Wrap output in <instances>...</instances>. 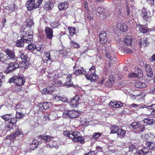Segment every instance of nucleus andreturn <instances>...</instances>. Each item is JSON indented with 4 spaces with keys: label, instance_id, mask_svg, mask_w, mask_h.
<instances>
[{
    "label": "nucleus",
    "instance_id": "1",
    "mask_svg": "<svg viewBox=\"0 0 155 155\" xmlns=\"http://www.w3.org/2000/svg\"><path fill=\"white\" fill-rule=\"evenodd\" d=\"M66 132H64V134L71 139L75 142H79L81 143H84V139L79 132H69L67 134Z\"/></svg>",
    "mask_w": 155,
    "mask_h": 155
},
{
    "label": "nucleus",
    "instance_id": "2",
    "mask_svg": "<svg viewBox=\"0 0 155 155\" xmlns=\"http://www.w3.org/2000/svg\"><path fill=\"white\" fill-rule=\"evenodd\" d=\"M8 82L14 83L16 86H21L24 85L25 80L22 75H19L13 76L9 79Z\"/></svg>",
    "mask_w": 155,
    "mask_h": 155
},
{
    "label": "nucleus",
    "instance_id": "3",
    "mask_svg": "<svg viewBox=\"0 0 155 155\" xmlns=\"http://www.w3.org/2000/svg\"><path fill=\"white\" fill-rule=\"evenodd\" d=\"M33 34L32 31L31 29H28L26 32L22 31L21 37L26 43H31L32 41Z\"/></svg>",
    "mask_w": 155,
    "mask_h": 155
},
{
    "label": "nucleus",
    "instance_id": "4",
    "mask_svg": "<svg viewBox=\"0 0 155 155\" xmlns=\"http://www.w3.org/2000/svg\"><path fill=\"white\" fill-rule=\"evenodd\" d=\"M29 65L30 64L28 61H23L19 65L16 61L15 63L11 62L9 64L8 68H18L19 66L21 68H27L28 67H30Z\"/></svg>",
    "mask_w": 155,
    "mask_h": 155
},
{
    "label": "nucleus",
    "instance_id": "5",
    "mask_svg": "<svg viewBox=\"0 0 155 155\" xmlns=\"http://www.w3.org/2000/svg\"><path fill=\"white\" fill-rule=\"evenodd\" d=\"M95 68H89L88 70V73L90 74L91 73L90 75L86 74L85 77L87 79L90 80L91 82H95L96 81L98 78L97 75L96 74H94L95 71Z\"/></svg>",
    "mask_w": 155,
    "mask_h": 155
},
{
    "label": "nucleus",
    "instance_id": "6",
    "mask_svg": "<svg viewBox=\"0 0 155 155\" xmlns=\"http://www.w3.org/2000/svg\"><path fill=\"white\" fill-rule=\"evenodd\" d=\"M17 122L16 119L13 118L6 122L5 124V127L7 130H10L13 128L15 126V124Z\"/></svg>",
    "mask_w": 155,
    "mask_h": 155
},
{
    "label": "nucleus",
    "instance_id": "7",
    "mask_svg": "<svg viewBox=\"0 0 155 155\" xmlns=\"http://www.w3.org/2000/svg\"><path fill=\"white\" fill-rule=\"evenodd\" d=\"M17 128L15 134L9 135L6 137L5 139L13 140L17 136L21 135L22 134L21 130V129H19L18 127Z\"/></svg>",
    "mask_w": 155,
    "mask_h": 155
},
{
    "label": "nucleus",
    "instance_id": "8",
    "mask_svg": "<svg viewBox=\"0 0 155 155\" xmlns=\"http://www.w3.org/2000/svg\"><path fill=\"white\" fill-rule=\"evenodd\" d=\"M51 105V104L50 102H45L43 103H39L38 105V107H39V110L42 111L44 110L47 109Z\"/></svg>",
    "mask_w": 155,
    "mask_h": 155
},
{
    "label": "nucleus",
    "instance_id": "9",
    "mask_svg": "<svg viewBox=\"0 0 155 155\" xmlns=\"http://www.w3.org/2000/svg\"><path fill=\"white\" fill-rule=\"evenodd\" d=\"M100 42L102 44H104L107 42V38L106 33L104 31H102L99 35Z\"/></svg>",
    "mask_w": 155,
    "mask_h": 155
},
{
    "label": "nucleus",
    "instance_id": "10",
    "mask_svg": "<svg viewBox=\"0 0 155 155\" xmlns=\"http://www.w3.org/2000/svg\"><path fill=\"white\" fill-rule=\"evenodd\" d=\"M79 98L78 96H75L70 101V104L73 107H77L78 105Z\"/></svg>",
    "mask_w": 155,
    "mask_h": 155
},
{
    "label": "nucleus",
    "instance_id": "11",
    "mask_svg": "<svg viewBox=\"0 0 155 155\" xmlns=\"http://www.w3.org/2000/svg\"><path fill=\"white\" fill-rule=\"evenodd\" d=\"M45 31L47 38L49 39H51L53 37L52 29L51 28L47 27L45 28Z\"/></svg>",
    "mask_w": 155,
    "mask_h": 155
},
{
    "label": "nucleus",
    "instance_id": "12",
    "mask_svg": "<svg viewBox=\"0 0 155 155\" xmlns=\"http://www.w3.org/2000/svg\"><path fill=\"white\" fill-rule=\"evenodd\" d=\"M4 52L7 55L9 59L13 60L16 58L15 52L14 50L7 49L4 51Z\"/></svg>",
    "mask_w": 155,
    "mask_h": 155
},
{
    "label": "nucleus",
    "instance_id": "13",
    "mask_svg": "<svg viewBox=\"0 0 155 155\" xmlns=\"http://www.w3.org/2000/svg\"><path fill=\"white\" fill-rule=\"evenodd\" d=\"M142 12L141 15H142L143 19L147 21L148 19L151 16V14L150 11H147L144 8L142 10Z\"/></svg>",
    "mask_w": 155,
    "mask_h": 155
},
{
    "label": "nucleus",
    "instance_id": "14",
    "mask_svg": "<svg viewBox=\"0 0 155 155\" xmlns=\"http://www.w3.org/2000/svg\"><path fill=\"white\" fill-rule=\"evenodd\" d=\"M109 106L114 108H118L123 106L122 104L120 101H111L109 103Z\"/></svg>",
    "mask_w": 155,
    "mask_h": 155
},
{
    "label": "nucleus",
    "instance_id": "15",
    "mask_svg": "<svg viewBox=\"0 0 155 155\" xmlns=\"http://www.w3.org/2000/svg\"><path fill=\"white\" fill-rule=\"evenodd\" d=\"M54 90L53 87H48L46 88H44L41 91V93L43 94H52Z\"/></svg>",
    "mask_w": 155,
    "mask_h": 155
},
{
    "label": "nucleus",
    "instance_id": "16",
    "mask_svg": "<svg viewBox=\"0 0 155 155\" xmlns=\"http://www.w3.org/2000/svg\"><path fill=\"white\" fill-rule=\"evenodd\" d=\"M117 28L122 32H126L127 30L128 27L124 23L121 22L118 23Z\"/></svg>",
    "mask_w": 155,
    "mask_h": 155
},
{
    "label": "nucleus",
    "instance_id": "17",
    "mask_svg": "<svg viewBox=\"0 0 155 155\" xmlns=\"http://www.w3.org/2000/svg\"><path fill=\"white\" fill-rule=\"evenodd\" d=\"M72 78V75L71 74H68L67 75L66 78V82L65 83V86L68 87H73L74 85L73 82L71 81Z\"/></svg>",
    "mask_w": 155,
    "mask_h": 155
},
{
    "label": "nucleus",
    "instance_id": "18",
    "mask_svg": "<svg viewBox=\"0 0 155 155\" xmlns=\"http://www.w3.org/2000/svg\"><path fill=\"white\" fill-rule=\"evenodd\" d=\"M97 12L101 19H104L106 18L104 8L99 7L97 8Z\"/></svg>",
    "mask_w": 155,
    "mask_h": 155
},
{
    "label": "nucleus",
    "instance_id": "19",
    "mask_svg": "<svg viewBox=\"0 0 155 155\" xmlns=\"http://www.w3.org/2000/svg\"><path fill=\"white\" fill-rule=\"evenodd\" d=\"M130 126L133 128L134 129L137 128H140V131L143 132L144 130V128L142 126L141 124L136 122H134L132 123Z\"/></svg>",
    "mask_w": 155,
    "mask_h": 155
},
{
    "label": "nucleus",
    "instance_id": "20",
    "mask_svg": "<svg viewBox=\"0 0 155 155\" xmlns=\"http://www.w3.org/2000/svg\"><path fill=\"white\" fill-rule=\"evenodd\" d=\"M26 6L28 10H31L35 8L34 2L32 0H29L26 3Z\"/></svg>",
    "mask_w": 155,
    "mask_h": 155
},
{
    "label": "nucleus",
    "instance_id": "21",
    "mask_svg": "<svg viewBox=\"0 0 155 155\" xmlns=\"http://www.w3.org/2000/svg\"><path fill=\"white\" fill-rule=\"evenodd\" d=\"M38 138L41 139L43 140L45 142H49L52 140L53 137L44 134L39 135Z\"/></svg>",
    "mask_w": 155,
    "mask_h": 155
},
{
    "label": "nucleus",
    "instance_id": "22",
    "mask_svg": "<svg viewBox=\"0 0 155 155\" xmlns=\"http://www.w3.org/2000/svg\"><path fill=\"white\" fill-rule=\"evenodd\" d=\"M69 6V4L67 2H64L60 3L58 6L59 10H63L68 8Z\"/></svg>",
    "mask_w": 155,
    "mask_h": 155
},
{
    "label": "nucleus",
    "instance_id": "23",
    "mask_svg": "<svg viewBox=\"0 0 155 155\" xmlns=\"http://www.w3.org/2000/svg\"><path fill=\"white\" fill-rule=\"evenodd\" d=\"M80 68L75 71V74L77 75H79L80 74H86V72L88 71V69L86 68Z\"/></svg>",
    "mask_w": 155,
    "mask_h": 155
},
{
    "label": "nucleus",
    "instance_id": "24",
    "mask_svg": "<svg viewBox=\"0 0 155 155\" xmlns=\"http://www.w3.org/2000/svg\"><path fill=\"white\" fill-rule=\"evenodd\" d=\"M50 52H47L45 53L44 56H43V61L44 62H48L49 61L51 62V60L52 59L50 58Z\"/></svg>",
    "mask_w": 155,
    "mask_h": 155
},
{
    "label": "nucleus",
    "instance_id": "25",
    "mask_svg": "<svg viewBox=\"0 0 155 155\" xmlns=\"http://www.w3.org/2000/svg\"><path fill=\"white\" fill-rule=\"evenodd\" d=\"M79 113L75 110H70L69 117L71 118H74L79 116Z\"/></svg>",
    "mask_w": 155,
    "mask_h": 155
},
{
    "label": "nucleus",
    "instance_id": "26",
    "mask_svg": "<svg viewBox=\"0 0 155 155\" xmlns=\"http://www.w3.org/2000/svg\"><path fill=\"white\" fill-rule=\"evenodd\" d=\"M139 44L141 46L142 44L144 47L147 46L149 45L147 39L146 38L141 39L139 41Z\"/></svg>",
    "mask_w": 155,
    "mask_h": 155
},
{
    "label": "nucleus",
    "instance_id": "27",
    "mask_svg": "<svg viewBox=\"0 0 155 155\" xmlns=\"http://www.w3.org/2000/svg\"><path fill=\"white\" fill-rule=\"evenodd\" d=\"M46 116L47 117L48 120H55L57 116L55 112L52 111L48 115V116Z\"/></svg>",
    "mask_w": 155,
    "mask_h": 155
},
{
    "label": "nucleus",
    "instance_id": "28",
    "mask_svg": "<svg viewBox=\"0 0 155 155\" xmlns=\"http://www.w3.org/2000/svg\"><path fill=\"white\" fill-rule=\"evenodd\" d=\"M129 106L130 108L131 107L133 108V109H137L138 108H143L146 107V105H143L141 106H140V105L139 104H131L129 105Z\"/></svg>",
    "mask_w": 155,
    "mask_h": 155
},
{
    "label": "nucleus",
    "instance_id": "29",
    "mask_svg": "<svg viewBox=\"0 0 155 155\" xmlns=\"http://www.w3.org/2000/svg\"><path fill=\"white\" fill-rule=\"evenodd\" d=\"M124 42L127 45H130L132 42V39L130 36L127 35L124 38Z\"/></svg>",
    "mask_w": 155,
    "mask_h": 155
},
{
    "label": "nucleus",
    "instance_id": "30",
    "mask_svg": "<svg viewBox=\"0 0 155 155\" xmlns=\"http://www.w3.org/2000/svg\"><path fill=\"white\" fill-rule=\"evenodd\" d=\"M125 131L122 129L119 130L117 132L118 136L120 138H123L125 136Z\"/></svg>",
    "mask_w": 155,
    "mask_h": 155
},
{
    "label": "nucleus",
    "instance_id": "31",
    "mask_svg": "<svg viewBox=\"0 0 155 155\" xmlns=\"http://www.w3.org/2000/svg\"><path fill=\"white\" fill-rule=\"evenodd\" d=\"M145 94L144 93H141V94L136 95V100L138 101H140L143 102L144 101Z\"/></svg>",
    "mask_w": 155,
    "mask_h": 155
},
{
    "label": "nucleus",
    "instance_id": "32",
    "mask_svg": "<svg viewBox=\"0 0 155 155\" xmlns=\"http://www.w3.org/2000/svg\"><path fill=\"white\" fill-rule=\"evenodd\" d=\"M137 27L141 33H144L148 32V30L147 28L145 27L144 25H139L137 26Z\"/></svg>",
    "mask_w": 155,
    "mask_h": 155
},
{
    "label": "nucleus",
    "instance_id": "33",
    "mask_svg": "<svg viewBox=\"0 0 155 155\" xmlns=\"http://www.w3.org/2000/svg\"><path fill=\"white\" fill-rule=\"evenodd\" d=\"M26 41H24V40L21 38L20 40H18L16 41V45L17 47H22L24 46V43Z\"/></svg>",
    "mask_w": 155,
    "mask_h": 155
},
{
    "label": "nucleus",
    "instance_id": "34",
    "mask_svg": "<svg viewBox=\"0 0 155 155\" xmlns=\"http://www.w3.org/2000/svg\"><path fill=\"white\" fill-rule=\"evenodd\" d=\"M38 142L36 140H34L32 141V143L30 146V148L33 150L35 149L38 145Z\"/></svg>",
    "mask_w": 155,
    "mask_h": 155
},
{
    "label": "nucleus",
    "instance_id": "35",
    "mask_svg": "<svg viewBox=\"0 0 155 155\" xmlns=\"http://www.w3.org/2000/svg\"><path fill=\"white\" fill-rule=\"evenodd\" d=\"M146 144L147 147H148L150 149L153 150L155 149V143L147 142Z\"/></svg>",
    "mask_w": 155,
    "mask_h": 155
},
{
    "label": "nucleus",
    "instance_id": "36",
    "mask_svg": "<svg viewBox=\"0 0 155 155\" xmlns=\"http://www.w3.org/2000/svg\"><path fill=\"white\" fill-rule=\"evenodd\" d=\"M146 86V84L144 83L140 82H137L135 83V86L137 88H143Z\"/></svg>",
    "mask_w": 155,
    "mask_h": 155
},
{
    "label": "nucleus",
    "instance_id": "37",
    "mask_svg": "<svg viewBox=\"0 0 155 155\" xmlns=\"http://www.w3.org/2000/svg\"><path fill=\"white\" fill-rule=\"evenodd\" d=\"M53 6V4L52 3L48 2L46 3L44 6V9L46 11L51 9Z\"/></svg>",
    "mask_w": 155,
    "mask_h": 155
},
{
    "label": "nucleus",
    "instance_id": "38",
    "mask_svg": "<svg viewBox=\"0 0 155 155\" xmlns=\"http://www.w3.org/2000/svg\"><path fill=\"white\" fill-rule=\"evenodd\" d=\"M143 121L144 123L148 125H152L155 123V121L153 119L149 118H146L143 120Z\"/></svg>",
    "mask_w": 155,
    "mask_h": 155
},
{
    "label": "nucleus",
    "instance_id": "39",
    "mask_svg": "<svg viewBox=\"0 0 155 155\" xmlns=\"http://www.w3.org/2000/svg\"><path fill=\"white\" fill-rule=\"evenodd\" d=\"M27 26L29 28H31L34 25V22L33 21L30 19H27L26 20Z\"/></svg>",
    "mask_w": 155,
    "mask_h": 155
},
{
    "label": "nucleus",
    "instance_id": "40",
    "mask_svg": "<svg viewBox=\"0 0 155 155\" xmlns=\"http://www.w3.org/2000/svg\"><path fill=\"white\" fill-rule=\"evenodd\" d=\"M68 30L70 36H73L75 34L76 29L74 27H69L68 28Z\"/></svg>",
    "mask_w": 155,
    "mask_h": 155
},
{
    "label": "nucleus",
    "instance_id": "41",
    "mask_svg": "<svg viewBox=\"0 0 155 155\" xmlns=\"http://www.w3.org/2000/svg\"><path fill=\"white\" fill-rule=\"evenodd\" d=\"M29 43H28V45L26 47V48L30 51H33L36 47L35 45L34 44Z\"/></svg>",
    "mask_w": 155,
    "mask_h": 155
},
{
    "label": "nucleus",
    "instance_id": "42",
    "mask_svg": "<svg viewBox=\"0 0 155 155\" xmlns=\"http://www.w3.org/2000/svg\"><path fill=\"white\" fill-rule=\"evenodd\" d=\"M101 135V133L100 132H94L92 135V139L94 140H96Z\"/></svg>",
    "mask_w": 155,
    "mask_h": 155
},
{
    "label": "nucleus",
    "instance_id": "43",
    "mask_svg": "<svg viewBox=\"0 0 155 155\" xmlns=\"http://www.w3.org/2000/svg\"><path fill=\"white\" fill-rule=\"evenodd\" d=\"M111 133L112 134H115L119 130V128L118 127L116 126H112L110 128Z\"/></svg>",
    "mask_w": 155,
    "mask_h": 155
},
{
    "label": "nucleus",
    "instance_id": "44",
    "mask_svg": "<svg viewBox=\"0 0 155 155\" xmlns=\"http://www.w3.org/2000/svg\"><path fill=\"white\" fill-rule=\"evenodd\" d=\"M12 114H5L1 116L2 118L5 120H9L12 118L11 115Z\"/></svg>",
    "mask_w": 155,
    "mask_h": 155
},
{
    "label": "nucleus",
    "instance_id": "45",
    "mask_svg": "<svg viewBox=\"0 0 155 155\" xmlns=\"http://www.w3.org/2000/svg\"><path fill=\"white\" fill-rule=\"evenodd\" d=\"M147 75L149 77H151L153 74L151 68H146Z\"/></svg>",
    "mask_w": 155,
    "mask_h": 155
},
{
    "label": "nucleus",
    "instance_id": "46",
    "mask_svg": "<svg viewBox=\"0 0 155 155\" xmlns=\"http://www.w3.org/2000/svg\"><path fill=\"white\" fill-rule=\"evenodd\" d=\"M15 108L17 111H21L24 108V106L21 104H18L16 105Z\"/></svg>",
    "mask_w": 155,
    "mask_h": 155
},
{
    "label": "nucleus",
    "instance_id": "47",
    "mask_svg": "<svg viewBox=\"0 0 155 155\" xmlns=\"http://www.w3.org/2000/svg\"><path fill=\"white\" fill-rule=\"evenodd\" d=\"M58 54L60 55H62V56H66L68 55V52L65 50L59 51Z\"/></svg>",
    "mask_w": 155,
    "mask_h": 155
},
{
    "label": "nucleus",
    "instance_id": "48",
    "mask_svg": "<svg viewBox=\"0 0 155 155\" xmlns=\"http://www.w3.org/2000/svg\"><path fill=\"white\" fill-rule=\"evenodd\" d=\"M20 58L22 60H24V61H28V55L25 53H23L22 54L20 55Z\"/></svg>",
    "mask_w": 155,
    "mask_h": 155
},
{
    "label": "nucleus",
    "instance_id": "49",
    "mask_svg": "<svg viewBox=\"0 0 155 155\" xmlns=\"http://www.w3.org/2000/svg\"><path fill=\"white\" fill-rule=\"evenodd\" d=\"M146 110L148 111H153L155 110V104H152L150 106L146 107Z\"/></svg>",
    "mask_w": 155,
    "mask_h": 155
},
{
    "label": "nucleus",
    "instance_id": "50",
    "mask_svg": "<svg viewBox=\"0 0 155 155\" xmlns=\"http://www.w3.org/2000/svg\"><path fill=\"white\" fill-rule=\"evenodd\" d=\"M8 59L6 55H4L3 54L0 53V60L2 61H6Z\"/></svg>",
    "mask_w": 155,
    "mask_h": 155
},
{
    "label": "nucleus",
    "instance_id": "51",
    "mask_svg": "<svg viewBox=\"0 0 155 155\" xmlns=\"http://www.w3.org/2000/svg\"><path fill=\"white\" fill-rule=\"evenodd\" d=\"M70 110H66L64 111L62 115L63 117L64 118H67L69 117Z\"/></svg>",
    "mask_w": 155,
    "mask_h": 155
},
{
    "label": "nucleus",
    "instance_id": "52",
    "mask_svg": "<svg viewBox=\"0 0 155 155\" xmlns=\"http://www.w3.org/2000/svg\"><path fill=\"white\" fill-rule=\"evenodd\" d=\"M33 2H34V5L35 8H37L39 7L40 4L41 3L40 0H32Z\"/></svg>",
    "mask_w": 155,
    "mask_h": 155
},
{
    "label": "nucleus",
    "instance_id": "53",
    "mask_svg": "<svg viewBox=\"0 0 155 155\" xmlns=\"http://www.w3.org/2000/svg\"><path fill=\"white\" fill-rule=\"evenodd\" d=\"M140 150L141 152H142V154L143 155H146L148 153L149 151V149L147 147H145Z\"/></svg>",
    "mask_w": 155,
    "mask_h": 155
},
{
    "label": "nucleus",
    "instance_id": "54",
    "mask_svg": "<svg viewBox=\"0 0 155 155\" xmlns=\"http://www.w3.org/2000/svg\"><path fill=\"white\" fill-rule=\"evenodd\" d=\"M89 122L85 119H82L80 121V124L84 126H87L88 125Z\"/></svg>",
    "mask_w": 155,
    "mask_h": 155
},
{
    "label": "nucleus",
    "instance_id": "55",
    "mask_svg": "<svg viewBox=\"0 0 155 155\" xmlns=\"http://www.w3.org/2000/svg\"><path fill=\"white\" fill-rule=\"evenodd\" d=\"M16 116L17 118L21 119L24 116V114L23 113L20 112H18L17 111Z\"/></svg>",
    "mask_w": 155,
    "mask_h": 155
},
{
    "label": "nucleus",
    "instance_id": "56",
    "mask_svg": "<svg viewBox=\"0 0 155 155\" xmlns=\"http://www.w3.org/2000/svg\"><path fill=\"white\" fill-rule=\"evenodd\" d=\"M71 45L74 48H80L79 44L76 42L71 41L70 42Z\"/></svg>",
    "mask_w": 155,
    "mask_h": 155
},
{
    "label": "nucleus",
    "instance_id": "57",
    "mask_svg": "<svg viewBox=\"0 0 155 155\" xmlns=\"http://www.w3.org/2000/svg\"><path fill=\"white\" fill-rule=\"evenodd\" d=\"M124 8L123 7H121V8H120L119 9L118 12L117 13L118 14V16L119 17H120L122 15V16H124V15H122V13L124 11Z\"/></svg>",
    "mask_w": 155,
    "mask_h": 155
},
{
    "label": "nucleus",
    "instance_id": "58",
    "mask_svg": "<svg viewBox=\"0 0 155 155\" xmlns=\"http://www.w3.org/2000/svg\"><path fill=\"white\" fill-rule=\"evenodd\" d=\"M5 81V77L2 73L0 72V86H1L2 84Z\"/></svg>",
    "mask_w": 155,
    "mask_h": 155
},
{
    "label": "nucleus",
    "instance_id": "59",
    "mask_svg": "<svg viewBox=\"0 0 155 155\" xmlns=\"http://www.w3.org/2000/svg\"><path fill=\"white\" fill-rule=\"evenodd\" d=\"M114 79L112 76H110L109 78V80L108 81V83H110L111 85L113 84L114 82Z\"/></svg>",
    "mask_w": 155,
    "mask_h": 155
},
{
    "label": "nucleus",
    "instance_id": "60",
    "mask_svg": "<svg viewBox=\"0 0 155 155\" xmlns=\"http://www.w3.org/2000/svg\"><path fill=\"white\" fill-rule=\"evenodd\" d=\"M55 86H62L64 85V84L62 83L60 81H56L55 82Z\"/></svg>",
    "mask_w": 155,
    "mask_h": 155
},
{
    "label": "nucleus",
    "instance_id": "61",
    "mask_svg": "<svg viewBox=\"0 0 155 155\" xmlns=\"http://www.w3.org/2000/svg\"><path fill=\"white\" fill-rule=\"evenodd\" d=\"M128 77L129 78H136L137 77V74L134 73H131L128 75Z\"/></svg>",
    "mask_w": 155,
    "mask_h": 155
},
{
    "label": "nucleus",
    "instance_id": "62",
    "mask_svg": "<svg viewBox=\"0 0 155 155\" xmlns=\"http://www.w3.org/2000/svg\"><path fill=\"white\" fill-rule=\"evenodd\" d=\"M141 137L147 140L149 138L150 136L148 134H144L142 135Z\"/></svg>",
    "mask_w": 155,
    "mask_h": 155
},
{
    "label": "nucleus",
    "instance_id": "63",
    "mask_svg": "<svg viewBox=\"0 0 155 155\" xmlns=\"http://www.w3.org/2000/svg\"><path fill=\"white\" fill-rule=\"evenodd\" d=\"M124 52L125 53L130 54L132 52L131 50L128 48H125L124 49Z\"/></svg>",
    "mask_w": 155,
    "mask_h": 155
},
{
    "label": "nucleus",
    "instance_id": "64",
    "mask_svg": "<svg viewBox=\"0 0 155 155\" xmlns=\"http://www.w3.org/2000/svg\"><path fill=\"white\" fill-rule=\"evenodd\" d=\"M150 113H148L147 114L148 115H151L153 117H155V110L149 111Z\"/></svg>",
    "mask_w": 155,
    "mask_h": 155
}]
</instances>
